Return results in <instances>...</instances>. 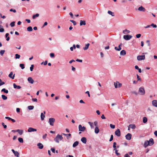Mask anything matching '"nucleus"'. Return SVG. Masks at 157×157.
I'll list each match as a JSON object with an SVG mask.
<instances>
[{
  "mask_svg": "<svg viewBox=\"0 0 157 157\" xmlns=\"http://www.w3.org/2000/svg\"><path fill=\"white\" fill-rule=\"evenodd\" d=\"M63 139V137L61 135L58 134L55 138L54 140L57 143H59V140H61Z\"/></svg>",
  "mask_w": 157,
  "mask_h": 157,
  "instance_id": "f257e3e1",
  "label": "nucleus"
},
{
  "mask_svg": "<svg viewBox=\"0 0 157 157\" xmlns=\"http://www.w3.org/2000/svg\"><path fill=\"white\" fill-rule=\"evenodd\" d=\"M114 85L115 87L116 88H120L122 86V84L120 83L118 81H116V82H114Z\"/></svg>",
  "mask_w": 157,
  "mask_h": 157,
  "instance_id": "f03ea898",
  "label": "nucleus"
},
{
  "mask_svg": "<svg viewBox=\"0 0 157 157\" xmlns=\"http://www.w3.org/2000/svg\"><path fill=\"white\" fill-rule=\"evenodd\" d=\"M145 58V56L144 55H139L137 56V60L139 61L144 60Z\"/></svg>",
  "mask_w": 157,
  "mask_h": 157,
  "instance_id": "7ed1b4c3",
  "label": "nucleus"
},
{
  "mask_svg": "<svg viewBox=\"0 0 157 157\" xmlns=\"http://www.w3.org/2000/svg\"><path fill=\"white\" fill-rule=\"evenodd\" d=\"M145 91L144 89L142 87H140L139 90V93L140 94L143 95L145 94Z\"/></svg>",
  "mask_w": 157,
  "mask_h": 157,
  "instance_id": "20e7f679",
  "label": "nucleus"
},
{
  "mask_svg": "<svg viewBox=\"0 0 157 157\" xmlns=\"http://www.w3.org/2000/svg\"><path fill=\"white\" fill-rule=\"evenodd\" d=\"M55 121V119L54 118H50L49 119L48 123L52 126L54 125V123Z\"/></svg>",
  "mask_w": 157,
  "mask_h": 157,
  "instance_id": "39448f33",
  "label": "nucleus"
},
{
  "mask_svg": "<svg viewBox=\"0 0 157 157\" xmlns=\"http://www.w3.org/2000/svg\"><path fill=\"white\" fill-rule=\"evenodd\" d=\"M79 131L81 132H84L86 129V127L84 126L82 127L81 124H79L78 126Z\"/></svg>",
  "mask_w": 157,
  "mask_h": 157,
  "instance_id": "423d86ee",
  "label": "nucleus"
},
{
  "mask_svg": "<svg viewBox=\"0 0 157 157\" xmlns=\"http://www.w3.org/2000/svg\"><path fill=\"white\" fill-rule=\"evenodd\" d=\"M132 36L130 35H124L123 36L124 38L126 40H130V39H131L132 38Z\"/></svg>",
  "mask_w": 157,
  "mask_h": 157,
  "instance_id": "0eeeda50",
  "label": "nucleus"
},
{
  "mask_svg": "<svg viewBox=\"0 0 157 157\" xmlns=\"http://www.w3.org/2000/svg\"><path fill=\"white\" fill-rule=\"evenodd\" d=\"M115 134L117 136H121V132L119 129H117L115 132Z\"/></svg>",
  "mask_w": 157,
  "mask_h": 157,
  "instance_id": "6e6552de",
  "label": "nucleus"
},
{
  "mask_svg": "<svg viewBox=\"0 0 157 157\" xmlns=\"http://www.w3.org/2000/svg\"><path fill=\"white\" fill-rule=\"evenodd\" d=\"M132 135L130 133H128L125 136L126 139L128 140H130L131 138Z\"/></svg>",
  "mask_w": 157,
  "mask_h": 157,
  "instance_id": "1a4fd4ad",
  "label": "nucleus"
},
{
  "mask_svg": "<svg viewBox=\"0 0 157 157\" xmlns=\"http://www.w3.org/2000/svg\"><path fill=\"white\" fill-rule=\"evenodd\" d=\"M37 131L36 129L34 128L31 127L29 128L28 129V131L29 132H36Z\"/></svg>",
  "mask_w": 157,
  "mask_h": 157,
  "instance_id": "9d476101",
  "label": "nucleus"
},
{
  "mask_svg": "<svg viewBox=\"0 0 157 157\" xmlns=\"http://www.w3.org/2000/svg\"><path fill=\"white\" fill-rule=\"evenodd\" d=\"M28 80L29 82L31 84H33L34 82V80L31 77H29L28 78Z\"/></svg>",
  "mask_w": 157,
  "mask_h": 157,
  "instance_id": "9b49d317",
  "label": "nucleus"
},
{
  "mask_svg": "<svg viewBox=\"0 0 157 157\" xmlns=\"http://www.w3.org/2000/svg\"><path fill=\"white\" fill-rule=\"evenodd\" d=\"M138 10L140 11L144 12L145 11V8H144L142 6H141L138 8Z\"/></svg>",
  "mask_w": 157,
  "mask_h": 157,
  "instance_id": "f8f14e48",
  "label": "nucleus"
},
{
  "mask_svg": "<svg viewBox=\"0 0 157 157\" xmlns=\"http://www.w3.org/2000/svg\"><path fill=\"white\" fill-rule=\"evenodd\" d=\"M13 75V72L11 71L10 72V74L9 75V77L12 79H13L14 78L15 74H14L13 75V76H12Z\"/></svg>",
  "mask_w": 157,
  "mask_h": 157,
  "instance_id": "ddd939ff",
  "label": "nucleus"
},
{
  "mask_svg": "<svg viewBox=\"0 0 157 157\" xmlns=\"http://www.w3.org/2000/svg\"><path fill=\"white\" fill-rule=\"evenodd\" d=\"M152 105L155 106L157 107V101L156 100H154L152 101Z\"/></svg>",
  "mask_w": 157,
  "mask_h": 157,
  "instance_id": "4468645a",
  "label": "nucleus"
},
{
  "mask_svg": "<svg viewBox=\"0 0 157 157\" xmlns=\"http://www.w3.org/2000/svg\"><path fill=\"white\" fill-rule=\"evenodd\" d=\"M37 146L38 147V148L40 149H42L43 148V145L41 143H39L37 144Z\"/></svg>",
  "mask_w": 157,
  "mask_h": 157,
  "instance_id": "2eb2a0df",
  "label": "nucleus"
},
{
  "mask_svg": "<svg viewBox=\"0 0 157 157\" xmlns=\"http://www.w3.org/2000/svg\"><path fill=\"white\" fill-rule=\"evenodd\" d=\"M82 142L84 144H86V137H83L81 139Z\"/></svg>",
  "mask_w": 157,
  "mask_h": 157,
  "instance_id": "dca6fc26",
  "label": "nucleus"
},
{
  "mask_svg": "<svg viewBox=\"0 0 157 157\" xmlns=\"http://www.w3.org/2000/svg\"><path fill=\"white\" fill-rule=\"evenodd\" d=\"M148 142L150 144L149 146L151 145L154 144V141L152 139H150L149 141H148Z\"/></svg>",
  "mask_w": 157,
  "mask_h": 157,
  "instance_id": "f3484780",
  "label": "nucleus"
},
{
  "mask_svg": "<svg viewBox=\"0 0 157 157\" xmlns=\"http://www.w3.org/2000/svg\"><path fill=\"white\" fill-rule=\"evenodd\" d=\"M86 24V21H85L81 20L80 21V26H82L83 25H85Z\"/></svg>",
  "mask_w": 157,
  "mask_h": 157,
  "instance_id": "a211bd4d",
  "label": "nucleus"
},
{
  "mask_svg": "<svg viewBox=\"0 0 157 157\" xmlns=\"http://www.w3.org/2000/svg\"><path fill=\"white\" fill-rule=\"evenodd\" d=\"M90 45V44L89 43H88L87 44H86L85 45V47L83 48V49H84V50H87L88 48Z\"/></svg>",
  "mask_w": 157,
  "mask_h": 157,
  "instance_id": "6ab92c4d",
  "label": "nucleus"
},
{
  "mask_svg": "<svg viewBox=\"0 0 157 157\" xmlns=\"http://www.w3.org/2000/svg\"><path fill=\"white\" fill-rule=\"evenodd\" d=\"M16 132H18L20 135H22L23 133V130L20 129H17Z\"/></svg>",
  "mask_w": 157,
  "mask_h": 157,
  "instance_id": "aec40b11",
  "label": "nucleus"
},
{
  "mask_svg": "<svg viewBox=\"0 0 157 157\" xmlns=\"http://www.w3.org/2000/svg\"><path fill=\"white\" fill-rule=\"evenodd\" d=\"M150 144H149L148 142V141H146L144 143V147H146L148 146Z\"/></svg>",
  "mask_w": 157,
  "mask_h": 157,
  "instance_id": "412c9836",
  "label": "nucleus"
},
{
  "mask_svg": "<svg viewBox=\"0 0 157 157\" xmlns=\"http://www.w3.org/2000/svg\"><path fill=\"white\" fill-rule=\"evenodd\" d=\"M126 54V52L124 50H122L120 52V55L122 56H124Z\"/></svg>",
  "mask_w": 157,
  "mask_h": 157,
  "instance_id": "4be33fe9",
  "label": "nucleus"
},
{
  "mask_svg": "<svg viewBox=\"0 0 157 157\" xmlns=\"http://www.w3.org/2000/svg\"><path fill=\"white\" fill-rule=\"evenodd\" d=\"M129 127H130V128H131L133 129H134L136 128V126L134 124H130L129 125Z\"/></svg>",
  "mask_w": 157,
  "mask_h": 157,
  "instance_id": "5701e85b",
  "label": "nucleus"
},
{
  "mask_svg": "<svg viewBox=\"0 0 157 157\" xmlns=\"http://www.w3.org/2000/svg\"><path fill=\"white\" fill-rule=\"evenodd\" d=\"M45 117V116L44 114H43V113H41L40 117H41V120H42V121L44 120Z\"/></svg>",
  "mask_w": 157,
  "mask_h": 157,
  "instance_id": "b1692460",
  "label": "nucleus"
},
{
  "mask_svg": "<svg viewBox=\"0 0 157 157\" xmlns=\"http://www.w3.org/2000/svg\"><path fill=\"white\" fill-rule=\"evenodd\" d=\"M130 31L129 30H128L127 29H125L124 30H123V33H124V34H127L129 33H130Z\"/></svg>",
  "mask_w": 157,
  "mask_h": 157,
  "instance_id": "393cba45",
  "label": "nucleus"
},
{
  "mask_svg": "<svg viewBox=\"0 0 157 157\" xmlns=\"http://www.w3.org/2000/svg\"><path fill=\"white\" fill-rule=\"evenodd\" d=\"M78 144L79 143L78 141H76L73 144V147H75L78 145Z\"/></svg>",
  "mask_w": 157,
  "mask_h": 157,
  "instance_id": "a878e982",
  "label": "nucleus"
},
{
  "mask_svg": "<svg viewBox=\"0 0 157 157\" xmlns=\"http://www.w3.org/2000/svg\"><path fill=\"white\" fill-rule=\"evenodd\" d=\"M147 121V118L146 117H144L143 119V121L144 123H146Z\"/></svg>",
  "mask_w": 157,
  "mask_h": 157,
  "instance_id": "bb28decb",
  "label": "nucleus"
},
{
  "mask_svg": "<svg viewBox=\"0 0 157 157\" xmlns=\"http://www.w3.org/2000/svg\"><path fill=\"white\" fill-rule=\"evenodd\" d=\"M27 30L28 31H32L33 30V29L32 27L29 26L27 29Z\"/></svg>",
  "mask_w": 157,
  "mask_h": 157,
  "instance_id": "cd10ccee",
  "label": "nucleus"
},
{
  "mask_svg": "<svg viewBox=\"0 0 157 157\" xmlns=\"http://www.w3.org/2000/svg\"><path fill=\"white\" fill-rule=\"evenodd\" d=\"M2 92H4L6 93L7 94L8 93V91L7 90H6L5 88L2 89L1 90Z\"/></svg>",
  "mask_w": 157,
  "mask_h": 157,
  "instance_id": "c85d7f7f",
  "label": "nucleus"
},
{
  "mask_svg": "<svg viewBox=\"0 0 157 157\" xmlns=\"http://www.w3.org/2000/svg\"><path fill=\"white\" fill-rule=\"evenodd\" d=\"M14 155L17 157H19V153L17 151H16L14 153Z\"/></svg>",
  "mask_w": 157,
  "mask_h": 157,
  "instance_id": "c756f323",
  "label": "nucleus"
},
{
  "mask_svg": "<svg viewBox=\"0 0 157 157\" xmlns=\"http://www.w3.org/2000/svg\"><path fill=\"white\" fill-rule=\"evenodd\" d=\"M108 13L110 15H111L113 17L114 16V13L110 11H108Z\"/></svg>",
  "mask_w": 157,
  "mask_h": 157,
  "instance_id": "7c9ffc66",
  "label": "nucleus"
},
{
  "mask_svg": "<svg viewBox=\"0 0 157 157\" xmlns=\"http://www.w3.org/2000/svg\"><path fill=\"white\" fill-rule=\"evenodd\" d=\"M88 123L90 125L91 128H94V124L93 123L91 122H88Z\"/></svg>",
  "mask_w": 157,
  "mask_h": 157,
  "instance_id": "2f4dec72",
  "label": "nucleus"
},
{
  "mask_svg": "<svg viewBox=\"0 0 157 157\" xmlns=\"http://www.w3.org/2000/svg\"><path fill=\"white\" fill-rule=\"evenodd\" d=\"M2 98L4 100H6L7 98V97L5 95H2Z\"/></svg>",
  "mask_w": 157,
  "mask_h": 157,
  "instance_id": "473e14b6",
  "label": "nucleus"
},
{
  "mask_svg": "<svg viewBox=\"0 0 157 157\" xmlns=\"http://www.w3.org/2000/svg\"><path fill=\"white\" fill-rule=\"evenodd\" d=\"M18 140L21 143H23V139L21 137H19L18 138Z\"/></svg>",
  "mask_w": 157,
  "mask_h": 157,
  "instance_id": "72a5a7b5",
  "label": "nucleus"
},
{
  "mask_svg": "<svg viewBox=\"0 0 157 157\" xmlns=\"http://www.w3.org/2000/svg\"><path fill=\"white\" fill-rule=\"evenodd\" d=\"M39 16V14L38 13H36L35 15H34L33 16V18L34 19L36 17H38Z\"/></svg>",
  "mask_w": 157,
  "mask_h": 157,
  "instance_id": "f704fd0d",
  "label": "nucleus"
},
{
  "mask_svg": "<svg viewBox=\"0 0 157 157\" xmlns=\"http://www.w3.org/2000/svg\"><path fill=\"white\" fill-rule=\"evenodd\" d=\"M34 108V106L33 105H30L28 106V109L29 110H32Z\"/></svg>",
  "mask_w": 157,
  "mask_h": 157,
  "instance_id": "c9c22d12",
  "label": "nucleus"
},
{
  "mask_svg": "<svg viewBox=\"0 0 157 157\" xmlns=\"http://www.w3.org/2000/svg\"><path fill=\"white\" fill-rule=\"evenodd\" d=\"M19 66L22 69L25 68L24 64H20Z\"/></svg>",
  "mask_w": 157,
  "mask_h": 157,
  "instance_id": "e433bc0d",
  "label": "nucleus"
},
{
  "mask_svg": "<svg viewBox=\"0 0 157 157\" xmlns=\"http://www.w3.org/2000/svg\"><path fill=\"white\" fill-rule=\"evenodd\" d=\"M15 58L16 59H19L20 57V56L18 54H15Z\"/></svg>",
  "mask_w": 157,
  "mask_h": 157,
  "instance_id": "4c0bfd02",
  "label": "nucleus"
},
{
  "mask_svg": "<svg viewBox=\"0 0 157 157\" xmlns=\"http://www.w3.org/2000/svg\"><path fill=\"white\" fill-rule=\"evenodd\" d=\"M5 51L4 50H2L0 51V54L1 56H3Z\"/></svg>",
  "mask_w": 157,
  "mask_h": 157,
  "instance_id": "58836bf2",
  "label": "nucleus"
},
{
  "mask_svg": "<svg viewBox=\"0 0 157 157\" xmlns=\"http://www.w3.org/2000/svg\"><path fill=\"white\" fill-rule=\"evenodd\" d=\"M116 144H116V142L113 143V147L114 148V150L116 149Z\"/></svg>",
  "mask_w": 157,
  "mask_h": 157,
  "instance_id": "ea45409f",
  "label": "nucleus"
},
{
  "mask_svg": "<svg viewBox=\"0 0 157 157\" xmlns=\"http://www.w3.org/2000/svg\"><path fill=\"white\" fill-rule=\"evenodd\" d=\"M95 132L96 133H98V127L96 126L95 129Z\"/></svg>",
  "mask_w": 157,
  "mask_h": 157,
  "instance_id": "a19ab883",
  "label": "nucleus"
},
{
  "mask_svg": "<svg viewBox=\"0 0 157 157\" xmlns=\"http://www.w3.org/2000/svg\"><path fill=\"white\" fill-rule=\"evenodd\" d=\"M5 84V82H2L1 79H0V86Z\"/></svg>",
  "mask_w": 157,
  "mask_h": 157,
  "instance_id": "79ce46f5",
  "label": "nucleus"
},
{
  "mask_svg": "<svg viewBox=\"0 0 157 157\" xmlns=\"http://www.w3.org/2000/svg\"><path fill=\"white\" fill-rule=\"evenodd\" d=\"M70 21H71V22L73 23V25H76V22L75 21H74L73 20H70Z\"/></svg>",
  "mask_w": 157,
  "mask_h": 157,
  "instance_id": "37998d69",
  "label": "nucleus"
},
{
  "mask_svg": "<svg viewBox=\"0 0 157 157\" xmlns=\"http://www.w3.org/2000/svg\"><path fill=\"white\" fill-rule=\"evenodd\" d=\"M15 22L13 21L10 23V25L11 27H13L15 25Z\"/></svg>",
  "mask_w": 157,
  "mask_h": 157,
  "instance_id": "c03bdc74",
  "label": "nucleus"
},
{
  "mask_svg": "<svg viewBox=\"0 0 157 157\" xmlns=\"http://www.w3.org/2000/svg\"><path fill=\"white\" fill-rule=\"evenodd\" d=\"M115 49L117 50V51H120L121 49V48H118L116 47H115L114 48Z\"/></svg>",
  "mask_w": 157,
  "mask_h": 157,
  "instance_id": "a18cd8bd",
  "label": "nucleus"
},
{
  "mask_svg": "<svg viewBox=\"0 0 157 157\" xmlns=\"http://www.w3.org/2000/svg\"><path fill=\"white\" fill-rule=\"evenodd\" d=\"M34 65L33 64L31 65V66L30 67V70L31 71H33V67H34Z\"/></svg>",
  "mask_w": 157,
  "mask_h": 157,
  "instance_id": "49530a36",
  "label": "nucleus"
},
{
  "mask_svg": "<svg viewBox=\"0 0 157 157\" xmlns=\"http://www.w3.org/2000/svg\"><path fill=\"white\" fill-rule=\"evenodd\" d=\"M2 125L3 126L4 128H7V125H5V124L3 122H2Z\"/></svg>",
  "mask_w": 157,
  "mask_h": 157,
  "instance_id": "de8ad7c7",
  "label": "nucleus"
},
{
  "mask_svg": "<svg viewBox=\"0 0 157 157\" xmlns=\"http://www.w3.org/2000/svg\"><path fill=\"white\" fill-rule=\"evenodd\" d=\"M110 126L111 128L113 129H114L115 128V125H113L112 124H110Z\"/></svg>",
  "mask_w": 157,
  "mask_h": 157,
  "instance_id": "09e8293b",
  "label": "nucleus"
},
{
  "mask_svg": "<svg viewBox=\"0 0 157 157\" xmlns=\"http://www.w3.org/2000/svg\"><path fill=\"white\" fill-rule=\"evenodd\" d=\"M151 26L153 27V28H156L157 27V25H155L154 24H151Z\"/></svg>",
  "mask_w": 157,
  "mask_h": 157,
  "instance_id": "8fccbe9b",
  "label": "nucleus"
},
{
  "mask_svg": "<svg viewBox=\"0 0 157 157\" xmlns=\"http://www.w3.org/2000/svg\"><path fill=\"white\" fill-rule=\"evenodd\" d=\"M50 56L51 57H54L55 56L54 54L52 53H51L50 54Z\"/></svg>",
  "mask_w": 157,
  "mask_h": 157,
  "instance_id": "3c124183",
  "label": "nucleus"
},
{
  "mask_svg": "<svg viewBox=\"0 0 157 157\" xmlns=\"http://www.w3.org/2000/svg\"><path fill=\"white\" fill-rule=\"evenodd\" d=\"M10 11L11 12L12 11L14 13H16V11L15 10H14V9L13 10L12 9H10Z\"/></svg>",
  "mask_w": 157,
  "mask_h": 157,
  "instance_id": "603ef678",
  "label": "nucleus"
},
{
  "mask_svg": "<svg viewBox=\"0 0 157 157\" xmlns=\"http://www.w3.org/2000/svg\"><path fill=\"white\" fill-rule=\"evenodd\" d=\"M63 134L65 136H69L70 137L71 136V134H64V133H63Z\"/></svg>",
  "mask_w": 157,
  "mask_h": 157,
  "instance_id": "864d4df0",
  "label": "nucleus"
},
{
  "mask_svg": "<svg viewBox=\"0 0 157 157\" xmlns=\"http://www.w3.org/2000/svg\"><path fill=\"white\" fill-rule=\"evenodd\" d=\"M141 36V35L140 34H137L136 35V37L138 38L140 37Z\"/></svg>",
  "mask_w": 157,
  "mask_h": 157,
  "instance_id": "5fc2aeb1",
  "label": "nucleus"
},
{
  "mask_svg": "<svg viewBox=\"0 0 157 157\" xmlns=\"http://www.w3.org/2000/svg\"><path fill=\"white\" fill-rule=\"evenodd\" d=\"M113 139V135H112L111 136V137H110V139L109 140V141H111Z\"/></svg>",
  "mask_w": 157,
  "mask_h": 157,
  "instance_id": "6e6d98bb",
  "label": "nucleus"
},
{
  "mask_svg": "<svg viewBox=\"0 0 157 157\" xmlns=\"http://www.w3.org/2000/svg\"><path fill=\"white\" fill-rule=\"evenodd\" d=\"M47 134H45L43 136V138L44 139H46V137L47 136Z\"/></svg>",
  "mask_w": 157,
  "mask_h": 157,
  "instance_id": "4d7b16f0",
  "label": "nucleus"
},
{
  "mask_svg": "<svg viewBox=\"0 0 157 157\" xmlns=\"http://www.w3.org/2000/svg\"><path fill=\"white\" fill-rule=\"evenodd\" d=\"M137 77L138 81H141L140 78V76L138 75H137Z\"/></svg>",
  "mask_w": 157,
  "mask_h": 157,
  "instance_id": "13d9d810",
  "label": "nucleus"
},
{
  "mask_svg": "<svg viewBox=\"0 0 157 157\" xmlns=\"http://www.w3.org/2000/svg\"><path fill=\"white\" fill-rule=\"evenodd\" d=\"M32 100L34 102H37V99L36 98H33Z\"/></svg>",
  "mask_w": 157,
  "mask_h": 157,
  "instance_id": "bf43d9fd",
  "label": "nucleus"
},
{
  "mask_svg": "<svg viewBox=\"0 0 157 157\" xmlns=\"http://www.w3.org/2000/svg\"><path fill=\"white\" fill-rule=\"evenodd\" d=\"M115 151V153L116 155H120V154L118 153V150L117 149L114 150Z\"/></svg>",
  "mask_w": 157,
  "mask_h": 157,
  "instance_id": "052dcab7",
  "label": "nucleus"
},
{
  "mask_svg": "<svg viewBox=\"0 0 157 157\" xmlns=\"http://www.w3.org/2000/svg\"><path fill=\"white\" fill-rule=\"evenodd\" d=\"M51 150L53 153H55V149L54 148H52L51 149Z\"/></svg>",
  "mask_w": 157,
  "mask_h": 157,
  "instance_id": "680f3d73",
  "label": "nucleus"
},
{
  "mask_svg": "<svg viewBox=\"0 0 157 157\" xmlns=\"http://www.w3.org/2000/svg\"><path fill=\"white\" fill-rule=\"evenodd\" d=\"M76 61L79 62H82V59H77L76 60Z\"/></svg>",
  "mask_w": 157,
  "mask_h": 157,
  "instance_id": "e2e57ef3",
  "label": "nucleus"
},
{
  "mask_svg": "<svg viewBox=\"0 0 157 157\" xmlns=\"http://www.w3.org/2000/svg\"><path fill=\"white\" fill-rule=\"evenodd\" d=\"M101 117L102 119H105V117L104 115V114H102L101 115Z\"/></svg>",
  "mask_w": 157,
  "mask_h": 157,
  "instance_id": "0e129e2a",
  "label": "nucleus"
},
{
  "mask_svg": "<svg viewBox=\"0 0 157 157\" xmlns=\"http://www.w3.org/2000/svg\"><path fill=\"white\" fill-rule=\"evenodd\" d=\"M146 43L148 44V46H150V41L149 40H147L146 41Z\"/></svg>",
  "mask_w": 157,
  "mask_h": 157,
  "instance_id": "69168bd1",
  "label": "nucleus"
},
{
  "mask_svg": "<svg viewBox=\"0 0 157 157\" xmlns=\"http://www.w3.org/2000/svg\"><path fill=\"white\" fill-rule=\"evenodd\" d=\"M48 25V23L47 22H45L44 23V24L43 25V26H42V27H44L46 25Z\"/></svg>",
  "mask_w": 157,
  "mask_h": 157,
  "instance_id": "338daca9",
  "label": "nucleus"
},
{
  "mask_svg": "<svg viewBox=\"0 0 157 157\" xmlns=\"http://www.w3.org/2000/svg\"><path fill=\"white\" fill-rule=\"evenodd\" d=\"M124 157H130L128 154H126L124 155Z\"/></svg>",
  "mask_w": 157,
  "mask_h": 157,
  "instance_id": "774afa93",
  "label": "nucleus"
}]
</instances>
